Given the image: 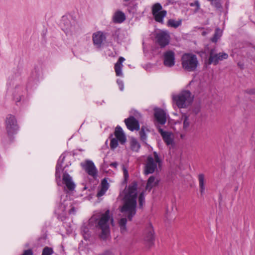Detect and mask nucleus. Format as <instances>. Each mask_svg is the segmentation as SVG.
Here are the masks:
<instances>
[{
    "label": "nucleus",
    "instance_id": "1",
    "mask_svg": "<svg viewBox=\"0 0 255 255\" xmlns=\"http://www.w3.org/2000/svg\"><path fill=\"white\" fill-rule=\"evenodd\" d=\"M137 196V182L132 181L129 185L128 191L124 197V205L121 209L122 213H127L129 221H131L136 213Z\"/></svg>",
    "mask_w": 255,
    "mask_h": 255
},
{
    "label": "nucleus",
    "instance_id": "2",
    "mask_svg": "<svg viewBox=\"0 0 255 255\" xmlns=\"http://www.w3.org/2000/svg\"><path fill=\"white\" fill-rule=\"evenodd\" d=\"M96 231L99 232L100 239L106 241L110 235L109 221L114 223L113 216L110 215V210H107L99 218L94 220Z\"/></svg>",
    "mask_w": 255,
    "mask_h": 255
},
{
    "label": "nucleus",
    "instance_id": "3",
    "mask_svg": "<svg viewBox=\"0 0 255 255\" xmlns=\"http://www.w3.org/2000/svg\"><path fill=\"white\" fill-rule=\"evenodd\" d=\"M194 97L189 90H183L179 94L172 96L173 102L179 109L186 108L191 105Z\"/></svg>",
    "mask_w": 255,
    "mask_h": 255
},
{
    "label": "nucleus",
    "instance_id": "4",
    "mask_svg": "<svg viewBox=\"0 0 255 255\" xmlns=\"http://www.w3.org/2000/svg\"><path fill=\"white\" fill-rule=\"evenodd\" d=\"M183 69L186 71L193 72L196 70L199 61L196 55L192 53H185L181 58Z\"/></svg>",
    "mask_w": 255,
    "mask_h": 255
},
{
    "label": "nucleus",
    "instance_id": "5",
    "mask_svg": "<svg viewBox=\"0 0 255 255\" xmlns=\"http://www.w3.org/2000/svg\"><path fill=\"white\" fill-rule=\"evenodd\" d=\"M153 154L154 157L151 155H148L147 157L144 168V173L146 175L154 173L157 168V164L159 167L162 165V160L157 152L154 151Z\"/></svg>",
    "mask_w": 255,
    "mask_h": 255
},
{
    "label": "nucleus",
    "instance_id": "6",
    "mask_svg": "<svg viewBox=\"0 0 255 255\" xmlns=\"http://www.w3.org/2000/svg\"><path fill=\"white\" fill-rule=\"evenodd\" d=\"M5 123L7 136L10 142H12L13 140V135L17 133L19 129L17 120L14 116L9 114L6 118Z\"/></svg>",
    "mask_w": 255,
    "mask_h": 255
},
{
    "label": "nucleus",
    "instance_id": "7",
    "mask_svg": "<svg viewBox=\"0 0 255 255\" xmlns=\"http://www.w3.org/2000/svg\"><path fill=\"white\" fill-rule=\"evenodd\" d=\"M228 57L227 53L224 52L217 53L215 48H212L209 51L208 59L206 60V67L211 64L216 66L220 61L227 59Z\"/></svg>",
    "mask_w": 255,
    "mask_h": 255
},
{
    "label": "nucleus",
    "instance_id": "8",
    "mask_svg": "<svg viewBox=\"0 0 255 255\" xmlns=\"http://www.w3.org/2000/svg\"><path fill=\"white\" fill-rule=\"evenodd\" d=\"M143 240L145 246L150 249L154 246L155 234L153 227L151 223L146 226L143 232Z\"/></svg>",
    "mask_w": 255,
    "mask_h": 255
},
{
    "label": "nucleus",
    "instance_id": "9",
    "mask_svg": "<svg viewBox=\"0 0 255 255\" xmlns=\"http://www.w3.org/2000/svg\"><path fill=\"white\" fill-rule=\"evenodd\" d=\"M151 11L154 20L161 24L163 23V18L167 14V11L163 9L160 3L157 2L152 5Z\"/></svg>",
    "mask_w": 255,
    "mask_h": 255
},
{
    "label": "nucleus",
    "instance_id": "10",
    "mask_svg": "<svg viewBox=\"0 0 255 255\" xmlns=\"http://www.w3.org/2000/svg\"><path fill=\"white\" fill-rule=\"evenodd\" d=\"M170 38L169 34L165 31L157 33L155 35L156 42L161 48H164L169 44Z\"/></svg>",
    "mask_w": 255,
    "mask_h": 255
},
{
    "label": "nucleus",
    "instance_id": "11",
    "mask_svg": "<svg viewBox=\"0 0 255 255\" xmlns=\"http://www.w3.org/2000/svg\"><path fill=\"white\" fill-rule=\"evenodd\" d=\"M81 166L84 169L88 175L94 177L97 175V170L95 166L94 162L89 160H87L85 163H81Z\"/></svg>",
    "mask_w": 255,
    "mask_h": 255
},
{
    "label": "nucleus",
    "instance_id": "12",
    "mask_svg": "<svg viewBox=\"0 0 255 255\" xmlns=\"http://www.w3.org/2000/svg\"><path fill=\"white\" fill-rule=\"evenodd\" d=\"M65 158V156L63 155V154H62L58 160L56 165L55 179L58 186L60 185V182L61 179V172L63 171L66 167V166L64 167H62V164L64 162Z\"/></svg>",
    "mask_w": 255,
    "mask_h": 255
},
{
    "label": "nucleus",
    "instance_id": "13",
    "mask_svg": "<svg viewBox=\"0 0 255 255\" xmlns=\"http://www.w3.org/2000/svg\"><path fill=\"white\" fill-rule=\"evenodd\" d=\"M154 117L156 122L160 125H164L167 120L165 112L161 108H155L154 109Z\"/></svg>",
    "mask_w": 255,
    "mask_h": 255
},
{
    "label": "nucleus",
    "instance_id": "14",
    "mask_svg": "<svg viewBox=\"0 0 255 255\" xmlns=\"http://www.w3.org/2000/svg\"><path fill=\"white\" fill-rule=\"evenodd\" d=\"M127 128L130 131L138 130L140 129V125L138 121L133 116H130L124 121Z\"/></svg>",
    "mask_w": 255,
    "mask_h": 255
},
{
    "label": "nucleus",
    "instance_id": "15",
    "mask_svg": "<svg viewBox=\"0 0 255 255\" xmlns=\"http://www.w3.org/2000/svg\"><path fill=\"white\" fill-rule=\"evenodd\" d=\"M164 65L171 67L175 65V53L172 50H168L164 53Z\"/></svg>",
    "mask_w": 255,
    "mask_h": 255
},
{
    "label": "nucleus",
    "instance_id": "16",
    "mask_svg": "<svg viewBox=\"0 0 255 255\" xmlns=\"http://www.w3.org/2000/svg\"><path fill=\"white\" fill-rule=\"evenodd\" d=\"M106 39L105 34L101 31L94 33L92 35V40L94 44L97 48H101L103 42Z\"/></svg>",
    "mask_w": 255,
    "mask_h": 255
},
{
    "label": "nucleus",
    "instance_id": "17",
    "mask_svg": "<svg viewBox=\"0 0 255 255\" xmlns=\"http://www.w3.org/2000/svg\"><path fill=\"white\" fill-rule=\"evenodd\" d=\"M62 179L63 183L69 191H72L75 189V184L72 181V177L66 171L64 172Z\"/></svg>",
    "mask_w": 255,
    "mask_h": 255
},
{
    "label": "nucleus",
    "instance_id": "18",
    "mask_svg": "<svg viewBox=\"0 0 255 255\" xmlns=\"http://www.w3.org/2000/svg\"><path fill=\"white\" fill-rule=\"evenodd\" d=\"M158 130L161 135L164 141L167 145H172L174 143L173 139L171 137V132L164 131L160 127L158 128Z\"/></svg>",
    "mask_w": 255,
    "mask_h": 255
},
{
    "label": "nucleus",
    "instance_id": "19",
    "mask_svg": "<svg viewBox=\"0 0 255 255\" xmlns=\"http://www.w3.org/2000/svg\"><path fill=\"white\" fill-rule=\"evenodd\" d=\"M115 136L116 138L119 139V142L121 144H124L127 141L126 136L122 129V128L118 126L115 130Z\"/></svg>",
    "mask_w": 255,
    "mask_h": 255
},
{
    "label": "nucleus",
    "instance_id": "20",
    "mask_svg": "<svg viewBox=\"0 0 255 255\" xmlns=\"http://www.w3.org/2000/svg\"><path fill=\"white\" fill-rule=\"evenodd\" d=\"M125 14L121 10L116 11L112 18V20L115 23H121L126 20Z\"/></svg>",
    "mask_w": 255,
    "mask_h": 255
},
{
    "label": "nucleus",
    "instance_id": "21",
    "mask_svg": "<svg viewBox=\"0 0 255 255\" xmlns=\"http://www.w3.org/2000/svg\"><path fill=\"white\" fill-rule=\"evenodd\" d=\"M125 60L123 57H120L118 61L115 64V70L117 76H123L122 68L123 67V62Z\"/></svg>",
    "mask_w": 255,
    "mask_h": 255
},
{
    "label": "nucleus",
    "instance_id": "22",
    "mask_svg": "<svg viewBox=\"0 0 255 255\" xmlns=\"http://www.w3.org/2000/svg\"><path fill=\"white\" fill-rule=\"evenodd\" d=\"M159 182V180H158L155 181V176L153 175L150 176L147 181L145 189L149 192L150 191L153 187L158 186Z\"/></svg>",
    "mask_w": 255,
    "mask_h": 255
},
{
    "label": "nucleus",
    "instance_id": "23",
    "mask_svg": "<svg viewBox=\"0 0 255 255\" xmlns=\"http://www.w3.org/2000/svg\"><path fill=\"white\" fill-rule=\"evenodd\" d=\"M198 180L199 182L200 192L201 194L202 195L204 194L205 189L204 185L205 176L203 173L199 174Z\"/></svg>",
    "mask_w": 255,
    "mask_h": 255
},
{
    "label": "nucleus",
    "instance_id": "24",
    "mask_svg": "<svg viewBox=\"0 0 255 255\" xmlns=\"http://www.w3.org/2000/svg\"><path fill=\"white\" fill-rule=\"evenodd\" d=\"M130 144V148L132 151L137 152L140 148V144L137 141L136 139L134 137H132L131 138Z\"/></svg>",
    "mask_w": 255,
    "mask_h": 255
},
{
    "label": "nucleus",
    "instance_id": "25",
    "mask_svg": "<svg viewBox=\"0 0 255 255\" xmlns=\"http://www.w3.org/2000/svg\"><path fill=\"white\" fill-rule=\"evenodd\" d=\"M145 130L147 131H149V129L146 127H145L144 126H142L139 132V133L140 140L142 141L143 142H144L145 144H147L145 142L147 138V136L145 133Z\"/></svg>",
    "mask_w": 255,
    "mask_h": 255
},
{
    "label": "nucleus",
    "instance_id": "26",
    "mask_svg": "<svg viewBox=\"0 0 255 255\" xmlns=\"http://www.w3.org/2000/svg\"><path fill=\"white\" fill-rule=\"evenodd\" d=\"M182 20L180 19L178 21H176L173 19H169L167 21V26L175 28H177L181 25Z\"/></svg>",
    "mask_w": 255,
    "mask_h": 255
},
{
    "label": "nucleus",
    "instance_id": "27",
    "mask_svg": "<svg viewBox=\"0 0 255 255\" xmlns=\"http://www.w3.org/2000/svg\"><path fill=\"white\" fill-rule=\"evenodd\" d=\"M221 35L222 31L220 30V29L219 28H216L213 37L210 39L211 41L216 43L218 40L221 37Z\"/></svg>",
    "mask_w": 255,
    "mask_h": 255
},
{
    "label": "nucleus",
    "instance_id": "28",
    "mask_svg": "<svg viewBox=\"0 0 255 255\" xmlns=\"http://www.w3.org/2000/svg\"><path fill=\"white\" fill-rule=\"evenodd\" d=\"M201 58L204 59V66H206V60L208 59V53L205 50H201L196 52Z\"/></svg>",
    "mask_w": 255,
    "mask_h": 255
},
{
    "label": "nucleus",
    "instance_id": "29",
    "mask_svg": "<svg viewBox=\"0 0 255 255\" xmlns=\"http://www.w3.org/2000/svg\"><path fill=\"white\" fill-rule=\"evenodd\" d=\"M210 1L211 5L214 6L217 9H222V5L220 0H207Z\"/></svg>",
    "mask_w": 255,
    "mask_h": 255
},
{
    "label": "nucleus",
    "instance_id": "30",
    "mask_svg": "<svg viewBox=\"0 0 255 255\" xmlns=\"http://www.w3.org/2000/svg\"><path fill=\"white\" fill-rule=\"evenodd\" d=\"M145 202L144 192H141L138 197L139 208L141 209L143 207V205Z\"/></svg>",
    "mask_w": 255,
    "mask_h": 255
},
{
    "label": "nucleus",
    "instance_id": "31",
    "mask_svg": "<svg viewBox=\"0 0 255 255\" xmlns=\"http://www.w3.org/2000/svg\"><path fill=\"white\" fill-rule=\"evenodd\" d=\"M119 139L115 137L112 138L111 139L110 147L112 149H114L118 146L119 145Z\"/></svg>",
    "mask_w": 255,
    "mask_h": 255
},
{
    "label": "nucleus",
    "instance_id": "32",
    "mask_svg": "<svg viewBox=\"0 0 255 255\" xmlns=\"http://www.w3.org/2000/svg\"><path fill=\"white\" fill-rule=\"evenodd\" d=\"M127 223V220L126 218H123L119 221V226H120L122 232L123 230H126V224Z\"/></svg>",
    "mask_w": 255,
    "mask_h": 255
},
{
    "label": "nucleus",
    "instance_id": "33",
    "mask_svg": "<svg viewBox=\"0 0 255 255\" xmlns=\"http://www.w3.org/2000/svg\"><path fill=\"white\" fill-rule=\"evenodd\" d=\"M53 253V250L52 248L45 247L42 250L41 255H51Z\"/></svg>",
    "mask_w": 255,
    "mask_h": 255
},
{
    "label": "nucleus",
    "instance_id": "34",
    "mask_svg": "<svg viewBox=\"0 0 255 255\" xmlns=\"http://www.w3.org/2000/svg\"><path fill=\"white\" fill-rule=\"evenodd\" d=\"M182 117L184 118L183 121V128L186 129L188 128L190 125V123L189 121V117L185 114L182 115Z\"/></svg>",
    "mask_w": 255,
    "mask_h": 255
},
{
    "label": "nucleus",
    "instance_id": "35",
    "mask_svg": "<svg viewBox=\"0 0 255 255\" xmlns=\"http://www.w3.org/2000/svg\"><path fill=\"white\" fill-rule=\"evenodd\" d=\"M109 187V183L106 178H104L101 181V188L107 191Z\"/></svg>",
    "mask_w": 255,
    "mask_h": 255
},
{
    "label": "nucleus",
    "instance_id": "36",
    "mask_svg": "<svg viewBox=\"0 0 255 255\" xmlns=\"http://www.w3.org/2000/svg\"><path fill=\"white\" fill-rule=\"evenodd\" d=\"M123 169L124 176V181L125 182L127 183L128 178V171L124 165H123Z\"/></svg>",
    "mask_w": 255,
    "mask_h": 255
},
{
    "label": "nucleus",
    "instance_id": "37",
    "mask_svg": "<svg viewBox=\"0 0 255 255\" xmlns=\"http://www.w3.org/2000/svg\"><path fill=\"white\" fill-rule=\"evenodd\" d=\"M190 5L191 6H196V9L195 10V12L198 11L200 9V3L198 0H195L194 2H192L190 3Z\"/></svg>",
    "mask_w": 255,
    "mask_h": 255
},
{
    "label": "nucleus",
    "instance_id": "38",
    "mask_svg": "<svg viewBox=\"0 0 255 255\" xmlns=\"http://www.w3.org/2000/svg\"><path fill=\"white\" fill-rule=\"evenodd\" d=\"M33 252L31 249L24 250L21 255H33Z\"/></svg>",
    "mask_w": 255,
    "mask_h": 255
},
{
    "label": "nucleus",
    "instance_id": "39",
    "mask_svg": "<svg viewBox=\"0 0 255 255\" xmlns=\"http://www.w3.org/2000/svg\"><path fill=\"white\" fill-rule=\"evenodd\" d=\"M106 191H107L106 190L101 188V189L98 192L97 196L98 197H100L103 196L105 194Z\"/></svg>",
    "mask_w": 255,
    "mask_h": 255
},
{
    "label": "nucleus",
    "instance_id": "40",
    "mask_svg": "<svg viewBox=\"0 0 255 255\" xmlns=\"http://www.w3.org/2000/svg\"><path fill=\"white\" fill-rule=\"evenodd\" d=\"M245 92L249 95H255V88L247 89Z\"/></svg>",
    "mask_w": 255,
    "mask_h": 255
},
{
    "label": "nucleus",
    "instance_id": "41",
    "mask_svg": "<svg viewBox=\"0 0 255 255\" xmlns=\"http://www.w3.org/2000/svg\"><path fill=\"white\" fill-rule=\"evenodd\" d=\"M120 34L119 29L114 30L112 33V36L114 38H118Z\"/></svg>",
    "mask_w": 255,
    "mask_h": 255
},
{
    "label": "nucleus",
    "instance_id": "42",
    "mask_svg": "<svg viewBox=\"0 0 255 255\" xmlns=\"http://www.w3.org/2000/svg\"><path fill=\"white\" fill-rule=\"evenodd\" d=\"M117 82L119 86L120 90L123 91L124 89V83L122 80L118 79Z\"/></svg>",
    "mask_w": 255,
    "mask_h": 255
},
{
    "label": "nucleus",
    "instance_id": "43",
    "mask_svg": "<svg viewBox=\"0 0 255 255\" xmlns=\"http://www.w3.org/2000/svg\"><path fill=\"white\" fill-rule=\"evenodd\" d=\"M200 111V107L199 106H197L195 107H194L193 110L192 112L193 113H194L195 115H197Z\"/></svg>",
    "mask_w": 255,
    "mask_h": 255
},
{
    "label": "nucleus",
    "instance_id": "44",
    "mask_svg": "<svg viewBox=\"0 0 255 255\" xmlns=\"http://www.w3.org/2000/svg\"><path fill=\"white\" fill-rule=\"evenodd\" d=\"M99 255H115V254L110 250H106Z\"/></svg>",
    "mask_w": 255,
    "mask_h": 255
},
{
    "label": "nucleus",
    "instance_id": "45",
    "mask_svg": "<svg viewBox=\"0 0 255 255\" xmlns=\"http://www.w3.org/2000/svg\"><path fill=\"white\" fill-rule=\"evenodd\" d=\"M76 208L74 207H72L69 211V214H75L76 213Z\"/></svg>",
    "mask_w": 255,
    "mask_h": 255
},
{
    "label": "nucleus",
    "instance_id": "46",
    "mask_svg": "<svg viewBox=\"0 0 255 255\" xmlns=\"http://www.w3.org/2000/svg\"><path fill=\"white\" fill-rule=\"evenodd\" d=\"M118 165V163L117 161L112 162L110 164V166L114 167L115 168H117Z\"/></svg>",
    "mask_w": 255,
    "mask_h": 255
},
{
    "label": "nucleus",
    "instance_id": "47",
    "mask_svg": "<svg viewBox=\"0 0 255 255\" xmlns=\"http://www.w3.org/2000/svg\"><path fill=\"white\" fill-rule=\"evenodd\" d=\"M13 98L15 100V102H16V105H17V103L18 102H19L21 101V97L20 96H19V97H17L15 98V96H14Z\"/></svg>",
    "mask_w": 255,
    "mask_h": 255
},
{
    "label": "nucleus",
    "instance_id": "48",
    "mask_svg": "<svg viewBox=\"0 0 255 255\" xmlns=\"http://www.w3.org/2000/svg\"><path fill=\"white\" fill-rule=\"evenodd\" d=\"M238 66L241 69H243L244 68V65L243 63H241V62H239L238 63Z\"/></svg>",
    "mask_w": 255,
    "mask_h": 255
},
{
    "label": "nucleus",
    "instance_id": "49",
    "mask_svg": "<svg viewBox=\"0 0 255 255\" xmlns=\"http://www.w3.org/2000/svg\"><path fill=\"white\" fill-rule=\"evenodd\" d=\"M206 34H207V32H206V31H203V32H202V35H203V36L206 35Z\"/></svg>",
    "mask_w": 255,
    "mask_h": 255
},
{
    "label": "nucleus",
    "instance_id": "50",
    "mask_svg": "<svg viewBox=\"0 0 255 255\" xmlns=\"http://www.w3.org/2000/svg\"><path fill=\"white\" fill-rule=\"evenodd\" d=\"M220 199L221 200H222V195L221 194H220Z\"/></svg>",
    "mask_w": 255,
    "mask_h": 255
},
{
    "label": "nucleus",
    "instance_id": "51",
    "mask_svg": "<svg viewBox=\"0 0 255 255\" xmlns=\"http://www.w3.org/2000/svg\"><path fill=\"white\" fill-rule=\"evenodd\" d=\"M112 136H113V134H111L110 135V136L109 138H111V137H112Z\"/></svg>",
    "mask_w": 255,
    "mask_h": 255
},
{
    "label": "nucleus",
    "instance_id": "52",
    "mask_svg": "<svg viewBox=\"0 0 255 255\" xmlns=\"http://www.w3.org/2000/svg\"><path fill=\"white\" fill-rule=\"evenodd\" d=\"M136 114H137V115H140V114H139V113H138V112H136Z\"/></svg>",
    "mask_w": 255,
    "mask_h": 255
},
{
    "label": "nucleus",
    "instance_id": "53",
    "mask_svg": "<svg viewBox=\"0 0 255 255\" xmlns=\"http://www.w3.org/2000/svg\"><path fill=\"white\" fill-rule=\"evenodd\" d=\"M43 239H46V236L44 237L43 238Z\"/></svg>",
    "mask_w": 255,
    "mask_h": 255
},
{
    "label": "nucleus",
    "instance_id": "54",
    "mask_svg": "<svg viewBox=\"0 0 255 255\" xmlns=\"http://www.w3.org/2000/svg\"><path fill=\"white\" fill-rule=\"evenodd\" d=\"M93 220V218H91V219L90 220L91 221Z\"/></svg>",
    "mask_w": 255,
    "mask_h": 255
},
{
    "label": "nucleus",
    "instance_id": "55",
    "mask_svg": "<svg viewBox=\"0 0 255 255\" xmlns=\"http://www.w3.org/2000/svg\"><path fill=\"white\" fill-rule=\"evenodd\" d=\"M238 189V187H237V188H235V190H237Z\"/></svg>",
    "mask_w": 255,
    "mask_h": 255
},
{
    "label": "nucleus",
    "instance_id": "56",
    "mask_svg": "<svg viewBox=\"0 0 255 255\" xmlns=\"http://www.w3.org/2000/svg\"><path fill=\"white\" fill-rule=\"evenodd\" d=\"M238 189V187H237V188H235V190H237Z\"/></svg>",
    "mask_w": 255,
    "mask_h": 255
},
{
    "label": "nucleus",
    "instance_id": "57",
    "mask_svg": "<svg viewBox=\"0 0 255 255\" xmlns=\"http://www.w3.org/2000/svg\"><path fill=\"white\" fill-rule=\"evenodd\" d=\"M134 115H135V116L137 117L136 114H134Z\"/></svg>",
    "mask_w": 255,
    "mask_h": 255
}]
</instances>
